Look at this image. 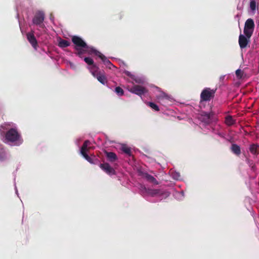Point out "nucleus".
I'll return each instance as SVG.
<instances>
[{
	"label": "nucleus",
	"mask_w": 259,
	"mask_h": 259,
	"mask_svg": "<svg viewBox=\"0 0 259 259\" xmlns=\"http://www.w3.org/2000/svg\"><path fill=\"white\" fill-rule=\"evenodd\" d=\"M71 40L75 45L74 49L77 51L75 54L81 58L83 54V49L87 47L86 42L80 37L74 35L71 37Z\"/></svg>",
	"instance_id": "f257e3e1"
},
{
	"label": "nucleus",
	"mask_w": 259,
	"mask_h": 259,
	"mask_svg": "<svg viewBox=\"0 0 259 259\" xmlns=\"http://www.w3.org/2000/svg\"><path fill=\"white\" fill-rule=\"evenodd\" d=\"M217 89H211L209 88H204L200 94V102H208L213 99Z\"/></svg>",
	"instance_id": "f03ea898"
},
{
	"label": "nucleus",
	"mask_w": 259,
	"mask_h": 259,
	"mask_svg": "<svg viewBox=\"0 0 259 259\" xmlns=\"http://www.w3.org/2000/svg\"><path fill=\"white\" fill-rule=\"evenodd\" d=\"M5 140L12 143L19 142L21 141V135L16 129L12 128L5 134Z\"/></svg>",
	"instance_id": "7ed1b4c3"
},
{
	"label": "nucleus",
	"mask_w": 259,
	"mask_h": 259,
	"mask_svg": "<svg viewBox=\"0 0 259 259\" xmlns=\"http://www.w3.org/2000/svg\"><path fill=\"white\" fill-rule=\"evenodd\" d=\"M254 26L255 25L253 19L249 18L246 21L243 32L247 38H250L252 36L254 31Z\"/></svg>",
	"instance_id": "20e7f679"
},
{
	"label": "nucleus",
	"mask_w": 259,
	"mask_h": 259,
	"mask_svg": "<svg viewBox=\"0 0 259 259\" xmlns=\"http://www.w3.org/2000/svg\"><path fill=\"white\" fill-rule=\"evenodd\" d=\"M90 144V142L89 140H85L83 145H82L80 149V153L83 157L90 163H94L93 159L90 157L87 154L90 149H92L91 147H89Z\"/></svg>",
	"instance_id": "39448f33"
},
{
	"label": "nucleus",
	"mask_w": 259,
	"mask_h": 259,
	"mask_svg": "<svg viewBox=\"0 0 259 259\" xmlns=\"http://www.w3.org/2000/svg\"><path fill=\"white\" fill-rule=\"evenodd\" d=\"M90 144V142L89 140H85L83 145H82L80 149V153L83 157L90 163H94L93 159L90 157L87 154L90 149H92L91 147H89Z\"/></svg>",
	"instance_id": "423d86ee"
},
{
	"label": "nucleus",
	"mask_w": 259,
	"mask_h": 259,
	"mask_svg": "<svg viewBox=\"0 0 259 259\" xmlns=\"http://www.w3.org/2000/svg\"><path fill=\"white\" fill-rule=\"evenodd\" d=\"M92 75L102 84L105 85L107 83V78L104 71L99 70H92Z\"/></svg>",
	"instance_id": "0eeeda50"
},
{
	"label": "nucleus",
	"mask_w": 259,
	"mask_h": 259,
	"mask_svg": "<svg viewBox=\"0 0 259 259\" xmlns=\"http://www.w3.org/2000/svg\"><path fill=\"white\" fill-rule=\"evenodd\" d=\"M45 14L44 12L38 11L34 15L32 19V22L34 24L38 25L41 28H44L45 27V25L43 24Z\"/></svg>",
	"instance_id": "6e6552de"
},
{
	"label": "nucleus",
	"mask_w": 259,
	"mask_h": 259,
	"mask_svg": "<svg viewBox=\"0 0 259 259\" xmlns=\"http://www.w3.org/2000/svg\"><path fill=\"white\" fill-rule=\"evenodd\" d=\"M130 91L139 96H142L147 92L146 89L139 85H135L130 89Z\"/></svg>",
	"instance_id": "1a4fd4ad"
},
{
	"label": "nucleus",
	"mask_w": 259,
	"mask_h": 259,
	"mask_svg": "<svg viewBox=\"0 0 259 259\" xmlns=\"http://www.w3.org/2000/svg\"><path fill=\"white\" fill-rule=\"evenodd\" d=\"M99 166L108 175L112 176L116 174L115 169L108 163H101Z\"/></svg>",
	"instance_id": "9d476101"
},
{
	"label": "nucleus",
	"mask_w": 259,
	"mask_h": 259,
	"mask_svg": "<svg viewBox=\"0 0 259 259\" xmlns=\"http://www.w3.org/2000/svg\"><path fill=\"white\" fill-rule=\"evenodd\" d=\"M83 54L88 53L89 55H95V56L99 57L101 53L96 50L94 47L89 46L87 44V47H85L83 49Z\"/></svg>",
	"instance_id": "9b49d317"
},
{
	"label": "nucleus",
	"mask_w": 259,
	"mask_h": 259,
	"mask_svg": "<svg viewBox=\"0 0 259 259\" xmlns=\"http://www.w3.org/2000/svg\"><path fill=\"white\" fill-rule=\"evenodd\" d=\"M27 39L33 48L36 49L37 47V41L33 34V32H28L26 34Z\"/></svg>",
	"instance_id": "f8f14e48"
},
{
	"label": "nucleus",
	"mask_w": 259,
	"mask_h": 259,
	"mask_svg": "<svg viewBox=\"0 0 259 259\" xmlns=\"http://www.w3.org/2000/svg\"><path fill=\"white\" fill-rule=\"evenodd\" d=\"M249 39L250 38H247L246 36L240 34L239 36V44L240 47L241 49L246 48L249 41Z\"/></svg>",
	"instance_id": "ddd939ff"
},
{
	"label": "nucleus",
	"mask_w": 259,
	"mask_h": 259,
	"mask_svg": "<svg viewBox=\"0 0 259 259\" xmlns=\"http://www.w3.org/2000/svg\"><path fill=\"white\" fill-rule=\"evenodd\" d=\"M84 62L89 65H91V72H92V70H99V67L94 64L93 60L90 57H85L84 58Z\"/></svg>",
	"instance_id": "4468645a"
},
{
	"label": "nucleus",
	"mask_w": 259,
	"mask_h": 259,
	"mask_svg": "<svg viewBox=\"0 0 259 259\" xmlns=\"http://www.w3.org/2000/svg\"><path fill=\"white\" fill-rule=\"evenodd\" d=\"M156 98L162 103L164 102V100L169 101L170 99L169 96L163 92H160L159 94L156 96Z\"/></svg>",
	"instance_id": "2eb2a0df"
},
{
	"label": "nucleus",
	"mask_w": 259,
	"mask_h": 259,
	"mask_svg": "<svg viewBox=\"0 0 259 259\" xmlns=\"http://www.w3.org/2000/svg\"><path fill=\"white\" fill-rule=\"evenodd\" d=\"M249 151L252 154L257 155L259 153V145L255 144L250 145Z\"/></svg>",
	"instance_id": "dca6fc26"
},
{
	"label": "nucleus",
	"mask_w": 259,
	"mask_h": 259,
	"mask_svg": "<svg viewBox=\"0 0 259 259\" xmlns=\"http://www.w3.org/2000/svg\"><path fill=\"white\" fill-rule=\"evenodd\" d=\"M99 58H100L103 62V63L109 68H111V66H113L112 63L110 61V60L106 58V57L102 53L101 55H100Z\"/></svg>",
	"instance_id": "f3484780"
},
{
	"label": "nucleus",
	"mask_w": 259,
	"mask_h": 259,
	"mask_svg": "<svg viewBox=\"0 0 259 259\" xmlns=\"http://www.w3.org/2000/svg\"><path fill=\"white\" fill-rule=\"evenodd\" d=\"M144 176L148 181L154 184V185H158L159 184L158 181L153 176L148 174V173H145L144 174Z\"/></svg>",
	"instance_id": "a211bd4d"
},
{
	"label": "nucleus",
	"mask_w": 259,
	"mask_h": 259,
	"mask_svg": "<svg viewBox=\"0 0 259 259\" xmlns=\"http://www.w3.org/2000/svg\"><path fill=\"white\" fill-rule=\"evenodd\" d=\"M105 154L108 159L111 162H114L117 159V156L114 152L106 151Z\"/></svg>",
	"instance_id": "6ab92c4d"
},
{
	"label": "nucleus",
	"mask_w": 259,
	"mask_h": 259,
	"mask_svg": "<svg viewBox=\"0 0 259 259\" xmlns=\"http://www.w3.org/2000/svg\"><path fill=\"white\" fill-rule=\"evenodd\" d=\"M147 193L152 197L160 194V191L159 189H148L146 190Z\"/></svg>",
	"instance_id": "aec40b11"
},
{
	"label": "nucleus",
	"mask_w": 259,
	"mask_h": 259,
	"mask_svg": "<svg viewBox=\"0 0 259 259\" xmlns=\"http://www.w3.org/2000/svg\"><path fill=\"white\" fill-rule=\"evenodd\" d=\"M231 151L236 155H239L241 154L240 147L236 144H233L231 148Z\"/></svg>",
	"instance_id": "412c9836"
},
{
	"label": "nucleus",
	"mask_w": 259,
	"mask_h": 259,
	"mask_svg": "<svg viewBox=\"0 0 259 259\" xmlns=\"http://www.w3.org/2000/svg\"><path fill=\"white\" fill-rule=\"evenodd\" d=\"M7 159V153L4 148H0V161H4Z\"/></svg>",
	"instance_id": "4be33fe9"
},
{
	"label": "nucleus",
	"mask_w": 259,
	"mask_h": 259,
	"mask_svg": "<svg viewBox=\"0 0 259 259\" xmlns=\"http://www.w3.org/2000/svg\"><path fill=\"white\" fill-rule=\"evenodd\" d=\"M225 123L227 125L231 126L235 123V121L233 119L232 116L228 115L225 118Z\"/></svg>",
	"instance_id": "5701e85b"
},
{
	"label": "nucleus",
	"mask_w": 259,
	"mask_h": 259,
	"mask_svg": "<svg viewBox=\"0 0 259 259\" xmlns=\"http://www.w3.org/2000/svg\"><path fill=\"white\" fill-rule=\"evenodd\" d=\"M70 42L65 39H61L58 44V46L60 48H66L69 46Z\"/></svg>",
	"instance_id": "b1692460"
},
{
	"label": "nucleus",
	"mask_w": 259,
	"mask_h": 259,
	"mask_svg": "<svg viewBox=\"0 0 259 259\" xmlns=\"http://www.w3.org/2000/svg\"><path fill=\"white\" fill-rule=\"evenodd\" d=\"M121 150L122 152H123L124 153L128 155H131V148L127 147V146L124 145H122L121 147Z\"/></svg>",
	"instance_id": "393cba45"
},
{
	"label": "nucleus",
	"mask_w": 259,
	"mask_h": 259,
	"mask_svg": "<svg viewBox=\"0 0 259 259\" xmlns=\"http://www.w3.org/2000/svg\"><path fill=\"white\" fill-rule=\"evenodd\" d=\"M147 105L150 107L152 109H154L155 111H159L158 106L153 102H147Z\"/></svg>",
	"instance_id": "a878e982"
},
{
	"label": "nucleus",
	"mask_w": 259,
	"mask_h": 259,
	"mask_svg": "<svg viewBox=\"0 0 259 259\" xmlns=\"http://www.w3.org/2000/svg\"><path fill=\"white\" fill-rule=\"evenodd\" d=\"M203 116V121L206 123H209L210 122V114L205 113Z\"/></svg>",
	"instance_id": "bb28decb"
},
{
	"label": "nucleus",
	"mask_w": 259,
	"mask_h": 259,
	"mask_svg": "<svg viewBox=\"0 0 259 259\" xmlns=\"http://www.w3.org/2000/svg\"><path fill=\"white\" fill-rule=\"evenodd\" d=\"M115 92L118 96H122L124 94V91L122 88L119 87H116L115 89Z\"/></svg>",
	"instance_id": "cd10ccee"
},
{
	"label": "nucleus",
	"mask_w": 259,
	"mask_h": 259,
	"mask_svg": "<svg viewBox=\"0 0 259 259\" xmlns=\"http://www.w3.org/2000/svg\"><path fill=\"white\" fill-rule=\"evenodd\" d=\"M236 75L238 79H241L243 77V72L241 69H237L236 71Z\"/></svg>",
	"instance_id": "c85d7f7f"
},
{
	"label": "nucleus",
	"mask_w": 259,
	"mask_h": 259,
	"mask_svg": "<svg viewBox=\"0 0 259 259\" xmlns=\"http://www.w3.org/2000/svg\"><path fill=\"white\" fill-rule=\"evenodd\" d=\"M256 2L254 1H251L250 2V8L251 11H254L256 9Z\"/></svg>",
	"instance_id": "c756f323"
},
{
	"label": "nucleus",
	"mask_w": 259,
	"mask_h": 259,
	"mask_svg": "<svg viewBox=\"0 0 259 259\" xmlns=\"http://www.w3.org/2000/svg\"><path fill=\"white\" fill-rule=\"evenodd\" d=\"M125 74H126L127 76H130V77H131V76H132V75H131V73H130V72H128V71H126V72H125Z\"/></svg>",
	"instance_id": "7c9ffc66"
},
{
	"label": "nucleus",
	"mask_w": 259,
	"mask_h": 259,
	"mask_svg": "<svg viewBox=\"0 0 259 259\" xmlns=\"http://www.w3.org/2000/svg\"><path fill=\"white\" fill-rule=\"evenodd\" d=\"M3 147V146L1 144H0V148H2Z\"/></svg>",
	"instance_id": "2f4dec72"
},
{
	"label": "nucleus",
	"mask_w": 259,
	"mask_h": 259,
	"mask_svg": "<svg viewBox=\"0 0 259 259\" xmlns=\"http://www.w3.org/2000/svg\"><path fill=\"white\" fill-rule=\"evenodd\" d=\"M3 127H4V125H2L1 126V128H3Z\"/></svg>",
	"instance_id": "473e14b6"
}]
</instances>
